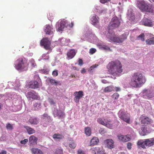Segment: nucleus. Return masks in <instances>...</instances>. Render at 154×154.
Segmentation results:
<instances>
[{
	"label": "nucleus",
	"instance_id": "1",
	"mask_svg": "<svg viewBox=\"0 0 154 154\" xmlns=\"http://www.w3.org/2000/svg\"><path fill=\"white\" fill-rule=\"evenodd\" d=\"M107 67L109 73L116 76H119L123 71L122 64L118 60L110 62Z\"/></svg>",
	"mask_w": 154,
	"mask_h": 154
},
{
	"label": "nucleus",
	"instance_id": "2",
	"mask_svg": "<svg viewBox=\"0 0 154 154\" xmlns=\"http://www.w3.org/2000/svg\"><path fill=\"white\" fill-rule=\"evenodd\" d=\"M145 82L144 78L142 74L137 72L132 75L129 84L131 87L137 88L140 87Z\"/></svg>",
	"mask_w": 154,
	"mask_h": 154
},
{
	"label": "nucleus",
	"instance_id": "3",
	"mask_svg": "<svg viewBox=\"0 0 154 154\" xmlns=\"http://www.w3.org/2000/svg\"><path fill=\"white\" fill-rule=\"evenodd\" d=\"M28 64L25 59L20 57L15 62V67L18 70L24 71L27 68Z\"/></svg>",
	"mask_w": 154,
	"mask_h": 154
},
{
	"label": "nucleus",
	"instance_id": "4",
	"mask_svg": "<svg viewBox=\"0 0 154 154\" xmlns=\"http://www.w3.org/2000/svg\"><path fill=\"white\" fill-rule=\"evenodd\" d=\"M107 37L109 38L111 41L117 43L119 44L122 43L126 39L127 36L125 34H123L120 37H117L114 32L112 33H111L110 34L108 33L106 35Z\"/></svg>",
	"mask_w": 154,
	"mask_h": 154
},
{
	"label": "nucleus",
	"instance_id": "5",
	"mask_svg": "<svg viewBox=\"0 0 154 154\" xmlns=\"http://www.w3.org/2000/svg\"><path fill=\"white\" fill-rule=\"evenodd\" d=\"M120 25V22L119 18L116 17H113L111 20L108 26V33H112L113 29L118 27Z\"/></svg>",
	"mask_w": 154,
	"mask_h": 154
},
{
	"label": "nucleus",
	"instance_id": "6",
	"mask_svg": "<svg viewBox=\"0 0 154 154\" xmlns=\"http://www.w3.org/2000/svg\"><path fill=\"white\" fill-rule=\"evenodd\" d=\"M142 93V97L144 98L150 99L154 97V91L152 90L145 89L143 90Z\"/></svg>",
	"mask_w": 154,
	"mask_h": 154
},
{
	"label": "nucleus",
	"instance_id": "7",
	"mask_svg": "<svg viewBox=\"0 0 154 154\" xmlns=\"http://www.w3.org/2000/svg\"><path fill=\"white\" fill-rule=\"evenodd\" d=\"M73 25V22H71L70 24L67 20H62L60 22V24L58 25V31H62L65 27L72 28Z\"/></svg>",
	"mask_w": 154,
	"mask_h": 154
},
{
	"label": "nucleus",
	"instance_id": "8",
	"mask_svg": "<svg viewBox=\"0 0 154 154\" xmlns=\"http://www.w3.org/2000/svg\"><path fill=\"white\" fill-rule=\"evenodd\" d=\"M119 118L121 119L126 122L128 124H129L130 122V117L128 114L125 113V111L120 110L118 113Z\"/></svg>",
	"mask_w": 154,
	"mask_h": 154
},
{
	"label": "nucleus",
	"instance_id": "9",
	"mask_svg": "<svg viewBox=\"0 0 154 154\" xmlns=\"http://www.w3.org/2000/svg\"><path fill=\"white\" fill-rule=\"evenodd\" d=\"M53 114L54 117H57L59 119L64 118L65 116V113L62 109L58 110L56 108V106L53 110Z\"/></svg>",
	"mask_w": 154,
	"mask_h": 154
},
{
	"label": "nucleus",
	"instance_id": "10",
	"mask_svg": "<svg viewBox=\"0 0 154 154\" xmlns=\"http://www.w3.org/2000/svg\"><path fill=\"white\" fill-rule=\"evenodd\" d=\"M51 44L50 41L47 38H43L40 41L41 46H43L46 50H49L50 49Z\"/></svg>",
	"mask_w": 154,
	"mask_h": 154
},
{
	"label": "nucleus",
	"instance_id": "11",
	"mask_svg": "<svg viewBox=\"0 0 154 154\" xmlns=\"http://www.w3.org/2000/svg\"><path fill=\"white\" fill-rule=\"evenodd\" d=\"M26 96L28 98H29V99L32 98L34 100H39L40 98V97L38 95V94L34 91L28 92Z\"/></svg>",
	"mask_w": 154,
	"mask_h": 154
},
{
	"label": "nucleus",
	"instance_id": "12",
	"mask_svg": "<svg viewBox=\"0 0 154 154\" xmlns=\"http://www.w3.org/2000/svg\"><path fill=\"white\" fill-rule=\"evenodd\" d=\"M74 95L75 96L74 100L77 103L79 102L80 99L84 96L83 92L82 91L75 92Z\"/></svg>",
	"mask_w": 154,
	"mask_h": 154
},
{
	"label": "nucleus",
	"instance_id": "13",
	"mask_svg": "<svg viewBox=\"0 0 154 154\" xmlns=\"http://www.w3.org/2000/svg\"><path fill=\"white\" fill-rule=\"evenodd\" d=\"M140 120L141 123L144 124L150 125L152 122L151 119L145 116H141Z\"/></svg>",
	"mask_w": 154,
	"mask_h": 154
},
{
	"label": "nucleus",
	"instance_id": "14",
	"mask_svg": "<svg viewBox=\"0 0 154 154\" xmlns=\"http://www.w3.org/2000/svg\"><path fill=\"white\" fill-rule=\"evenodd\" d=\"M114 141L112 139H107L104 141V143L106 147L109 149L114 148Z\"/></svg>",
	"mask_w": 154,
	"mask_h": 154
},
{
	"label": "nucleus",
	"instance_id": "15",
	"mask_svg": "<svg viewBox=\"0 0 154 154\" xmlns=\"http://www.w3.org/2000/svg\"><path fill=\"white\" fill-rule=\"evenodd\" d=\"M117 136L119 139L122 142H127L131 140L130 137L129 135H124L122 134H119Z\"/></svg>",
	"mask_w": 154,
	"mask_h": 154
},
{
	"label": "nucleus",
	"instance_id": "16",
	"mask_svg": "<svg viewBox=\"0 0 154 154\" xmlns=\"http://www.w3.org/2000/svg\"><path fill=\"white\" fill-rule=\"evenodd\" d=\"M29 85V88L33 89L38 88L39 87L38 82L36 81H32L30 82Z\"/></svg>",
	"mask_w": 154,
	"mask_h": 154
},
{
	"label": "nucleus",
	"instance_id": "17",
	"mask_svg": "<svg viewBox=\"0 0 154 154\" xmlns=\"http://www.w3.org/2000/svg\"><path fill=\"white\" fill-rule=\"evenodd\" d=\"M146 5L145 2L142 0L137 1V6L142 11L145 10L144 8Z\"/></svg>",
	"mask_w": 154,
	"mask_h": 154
},
{
	"label": "nucleus",
	"instance_id": "18",
	"mask_svg": "<svg viewBox=\"0 0 154 154\" xmlns=\"http://www.w3.org/2000/svg\"><path fill=\"white\" fill-rule=\"evenodd\" d=\"M53 28L52 26L49 25H46L45 29V32L48 35H51L53 34Z\"/></svg>",
	"mask_w": 154,
	"mask_h": 154
},
{
	"label": "nucleus",
	"instance_id": "19",
	"mask_svg": "<svg viewBox=\"0 0 154 154\" xmlns=\"http://www.w3.org/2000/svg\"><path fill=\"white\" fill-rule=\"evenodd\" d=\"M139 131L140 134L141 136H144L146 134L150 132V131L147 130L146 126H143L139 130Z\"/></svg>",
	"mask_w": 154,
	"mask_h": 154
},
{
	"label": "nucleus",
	"instance_id": "20",
	"mask_svg": "<svg viewBox=\"0 0 154 154\" xmlns=\"http://www.w3.org/2000/svg\"><path fill=\"white\" fill-rule=\"evenodd\" d=\"M76 52L74 49H71L69 50L67 53V56L69 59L72 58L75 55Z\"/></svg>",
	"mask_w": 154,
	"mask_h": 154
},
{
	"label": "nucleus",
	"instance_id": "21",
	"mask_svg": "<svg viewBox=\"0 0 154 154\" xmlns=\"http://www.w3.org/2000/svg\"><path fill=\"white\" fill-rule=\"evenodd\" d=\"M142 23L143 25L148 26H152V21L147 19H143L142 21Z\"/></svg>",
	"mask_w": 154,
	"mask_h": 154
},
{
	"label": "nucleus",
	"instance_id": "22",
	"mask_svg": "<svg viewBox=\"0 0 154 154\" xmlns=\"http://www.w3.org/2000/svg\"><path fill=\"white\" fill-rule=\"evenodd\" d=\"M97 121L100 124L102 125H107L110 124V122L105 119L99 118L97 119Z\"/></svg>",
	"mask_w": 154,
	"mask_h": 154
},
{
	"label": "nucleus",
	"instance_id": "23",
	"mask_svg": "<svg viewBox=\"0 0 154 154\" xmlns=\"http://www.w3.org/2000/svg\"><path fill=\"white\" fill-rule=\"evenodd\" d=\"M92 152L94 154H106L100 148L98 147L94 148Z\"/></svg>",
	"mask_w": 154,
	"mask_h": 154
},
{
	"label": "nucleus",
	"instance_id": "24",
	"mask_svg": "<svg viewBox=\"0 0 154 154\" xmlns=\"http://www.w3.org/2000/svg\"><path fill=\"white\" fill-rule=\"evenodd\" d=\"M146 144V146L149 147L154 144V138L148 139H145Z\"/></svg>",
	"mask_w": 154,
	"mask_h": 154
},
{
	"label": "nucleus",
	"instance_id": "25",
	"mask_svg": "<svg viewBox=\"0 0 154 154\" xmlns=\"http://www.w3.org/2000/svg\"><path fill=\"white\" fill-rule=\"evenodd\" d=\"M145 10L143 12L146 11L149 12L153 13L154 11V8L150 5H147L146 4L144 8Z\"/></svg>",
	"mask_w": 154,
	"mask_h": 154
},
{
	"label": "nucleus",
	"instance_id": "26",
	"mask_svg": "<svg viewBox=\"0 0 154 154\" xmlns=\"http://www.w3.org/2000/svg\"><path fill=\"white\" fill-rule=\"evenodd\" d=\"M137 145L142 148H145L146 147L145 140H139L137 143Z\"/></svg>",
	"mask_w": 154,
	"mask_h": 154
},
{
	"label": "nucleus",
	"instance_id": "27",
	"mask_svg": "<svg viewBox=\"0 0 154 154\" xmlns=\"http://www.w3.org/2000/svg\"><path fill=\"white\" fill-rule=\"evenodd\" d=\"M37 138L34 135L30 136L29 138V142L31 144L36 143Z\"/></svg>",
	"mask_w": 154,
	"mask_h": 154
},
{
	"label": "nucleus",
	"instance_id": "28",
	"mask_svg": "<svg viewBox=\"0 0 154 154\" xmlns=\"http://www.w3.org/2000/svg\"><path fill=\"white\" fill-rule=\"evenodd\" d=\"M29 121L31 124L37 125L38 122L37 119L35 117H31Z\"/></svg>",
	"mask_w": 154,
	"mask_h": 154
},
{
	"label": "nucleus",
	"instance_id": "29",
	"mask_svg": "<svg viewBox=\"0 0 154 154\" xmlns=\"http://www.w3.org/2000/svg\"><path fill=\"white\" fill-rule=\"evenodd\" d=\"M97 18H98L97 16L96 15L94 14L91 18L92 23L93 25H95L98 22V21Z\"/></svg>",
	"mask_w": 154,
	"mask_h": 154
},
{
	"label": "nucleus",
	"instance_id": "30",
	"mask_svg": "<svg viewBox=\"0 0 154 154\" xmlns=\"http://www.w3.org/2000/svg\"><path fill=\"white\" fill-rule=\"evenodd\" d=\"M128 18L131 21H133L135 18L134 14L131 11L129 12V11L127 13Z\"/></svg>",
	"mask_w": 154,
	"mask_h": 154
},
{
	"label": "nucleus",
	"instance_id": "31",
	"mask_svg": "<svg viewBox=\"0 0 154 154\" xmlns=\"http://www.w3.org/2000/svg\"><path fill=\"white\" fill-rule=\"evenodd\" d=\"M41 103H35L33 105V109L35 111L38 110L41 108Z\"/></svg>",
	"mask_w": 154,
	"mask_h": 154
},
{
	"label": "nucleus",
	"instance_id": "32",
	"mask_svg": "<svg viewBox=\"0 0 154 154\" xmlns=\"http://www.w3.org/2000/svg\"><path fill=\"white\" fill-rule=\"evenodd\" d=\"M47 81L48 82L50 83L51 84L54 85H57L59 83V82L58 81H56L54 79L48 78L47 79Z\"/></svg>",
	"mask_w": 154,
	"mask_h": 154
},
{
	"label": "nucleus",
	"instance_id": "33",
	"mask_svg": "<svg viewBox=\"0 0 154 154\" xmlns=\"http://www.w3.org/2000/svg\"><path fill=\"white\" fill-rule=\"evenodd\" d=\"M99 142V140L97 137H94L90 141V145L93 146Z\"/></svg>",
	"mask_w": 154,
	"mask_h": 154
},
{
	"label": "nucleus",
	"instance_id": "34",
	"mask_svg": "<svg viewBox=\"0 0 154 154\" xmlns=\"http://www.w3.org/2000/svg\"><path fill=\"white\" fill-rule=\"evenodd\" d=\"M31 150L32 154H43L42 151L37 148H32Z\"/></svg>",
	"mask_w": 154,
	"mask_h": 154
},
{
	"label": "nucleus",
	"instance_id": "35",
	"mask_svg": "<svg viewBox=\"0 0 154 154\" xmlns=\"http://www.w3.org/2000/svg\"><path fill=\"white\" fill-rule=\"evenodd\" d=\"M146 42L147 45H154V37L146 40Z\"/></svg>",
	"mask_w": 154,
	"mask_h": 154
},
{
	"label": "nucleus",
	"instance_id": "36",
	"mask_svg": "<svg viewBox=\"0 0 154 154\" xmlns=\"http://www.w3.org/2000/svg\"><path fill=\"white\" fill-rule=\"evenodd\" d=\"M114 87L113 86H109L105 88L104 91L105 92H108L114 91Z\"/></svg>",
	"mask_w": 154,
	"mask_h": 154
},
{
	"label": "nucleus",
	"instance_id": "37",
	"mask_svg": "<svg viewBox=\"0 0 154 154\" xmlns=\"http://www.w3.org/2000/svg\"><path fill=\"white\" fill-rule=\"evenodd\" d=\"M26 129V130L29 134H31L34 133L35 132V130L29 127L26 126L25 127Z\"/></svg>",
	"mask_w": 154,
	"mask_h": 154
},
{
	"label": "nucleus",
	"instance_id": "38",
	"mask_svg": "<svg viewBox=\"0 0 154 154\" xmlns=\"http://www.w3.org/2000/svg\"><path fill=\"white\" fill-rule=\"evenodd\" d=\"M85 133L88 136H90L91 134V129L88 127H86L85 129Z\"/></svg>",
	"mask_w": 154,
	"mask_h": 154
},
{
	"label": "nucleus",
	"instance_id": "39",
	"mask_svg": "<svg viewBox=\"0 0 154 154\" xmlns=\"http://www.w3.org/2000/svg\"><path fill=\"white\" fill-rule=\"evenodd\" d=\"M100 48L102 50H104L106 51H112L109 47L106 45H100Z\"/></svg>",
	"mask_w": 154,
	"mask_h": 154
},
{
	"label": "nucleus",
	"instance_id": "40",
	"mask_svg": "<svg viewBox=\"0 0 154 154\" xmlns=\"http://www.w3.org/2000/svg\"><path fill=\"white\" fill-rule=\"evenodd\" d=\"M119 97V94L118 93H115L111 96L112 98L114 100H117Z\"/></svg>",
	"mask_w": 154,
	"mask_h": 154
},
{
	"label": "nucleus",
	"instance_id": "41",
	"mask_svg": "<svg viewBox=\"0 0 154 154\" xmlns=\"http://www.w3.org/2000/svg\"><path fill=\"white\" fill-rule=\"evenodd\" d=\"M145 35L144 33H141L137 37V38L138 40H141L142 42H144Z\"/></svg>",
	"mask_w": 154,
	"mask_h": 154
},
{
	"label": "nucleus",
	"instance_id": "42",
	"mask_svg": "<svg viewBox=\"0 0 154 154\" xmlns=\"http://www.w3.org/2000/svg\"><path fill=\"white\" fill-rule=\"evenodd\" d=\"M53 138L55 139H60L62 137V136L58 134H54L53 136Z\"/></svg>",
	"mask_w": 154,
	"mask_h": 154
},
{
	"label": "nucleus",
	"instance_id": "43",
	"mask_svg": "<svg viewBox=\"0 0 154 154\" xmlns=\"http://www.w3.org/2000/svg\"><path fill=\"white\" fill-rule=\"evenodd\" d=\"M98 65L96 64H95L94 65H93L91 66L89 69L88 70V71L90 73L92 72L93 71L92 70L94 69V68L96 67Z\"/></svg>",
	"mask_w": 154,
	"mask_h": 154
},
{
	"label": "nucleus",
	"instance_id": "44",
	"mask_svg": "<svg viewBox=\"0 0 154 154\" xmlns=\"http://www.w3.org/2000/svg\"><path fill=\"white\" fill-rule=\"evenodd\" d=\"M48 101L50 104L54 105L55 106H56V105H55V101L52 98H49L48 99Z\"/></svg>",
	"mask_w": 154,
	"mask_h": 154
},
{
	"label": "nucleus",
	"instance_id": "45",
	"mask_svg": "<svg viewBox=\"0 0 154 154\" xmlns=\"http://www.w3.org/2000/svg\"><path fill=\"white\" fill-rule=\"evenodd\" d=\"M48 52L47 54H44L42 55V58L44 60H48L49 58V57L48 55Z\"/></svg>",
	"mask_w": 154,
	"mask_h": 154
},
{
	"label": "nucleus",
	"instance_id": "46",
	"mask_svg": "<svg viewBox=\"0 0 154 154\" xmlns=\"http://www.w3.org/2000/svg\"><path fill=\"white\" fill-rule=\"evenodd\" d=\"M63 152L61 149H56L54 154H62Z\"/></svg>",
	"mask_w": 154,
	"mask_h": 154
},
{
	"label": "nucleus",
	"instance_id": "47",
	"mask_svg": "<svg viewBox=\"0 0 154 154\" xmlns=\"http://www.w3.org/2000/svg\"><path fill=\"white\" fill-rule=\"evenodd\" d=\"M76 145V144L73 142H71L69 143V146L71 148H74Z\"/></svg>",
	"mask_w": 154,
	"mask_h": 154
},
{
	"label": "nucleus",
	"instance_id": "48",
	"mask_svg": "<svg viewBox=\"0 0 154 154\" xmlns=\"http://www.w3.org/2000/svg\"><path fill=\"white\" fill-rule=\"evenodd\" d=\"M30 64L32 67H33L35 66L36 64L33 59H32L30 60Z\"/></svg>",
	"mask_w": 154,
	"mask_h": 154
},
{
	"label": "nucleus",
	"instance_id": "49",
	"mask_svg": "<svg viewBox=\"0 0 154 154\" xmlns=\"http://www.w3.org/2000/svg\"><path fill=\"white\" fill-rule=\"evenodd\" d=\"M96 50L94 48H91L90 49L89 53L91 54H93L96 52Z\"/></svg>",
	"mask_w": 154,
	"mask_h": 154
},
{
	"label": "nucleus",
	"instance_id": "50",
	"mask_svg": "<svg viewBox=\"0 0 154 154\" xmlns=\"http://www.w3.org/2000/svg\"><path fill=\"white\" fill-rule=\"evenodd\" d=\"M99 132L100 134H103L106 132V131L104 128H101L100 129Z\"/></svg>",
	"mask_w": 154,
	"mask_h": 154
},
{
	"label": "nucleus",
	"instance_id": "51",
	"mask_svg": "<svg viewBox=\"0 0 154 154\" xmlns=\"http://www.w3.org/2000/svg\"><path fill=\"white\" fill-rule=\"evenodd\" d=\"M52 75L54 76H56L58 75V71L57 70H54L52 73Z\"/></svg>",
	"mask_w": 154,
	"mask_h": 154
},
{
	"label": "nucleus",
	"instance_id": "52",
	"mask_svg": "<svg viewBox=\"0 0 154 154\" xmlns=\"http://www.w3.org/2000/svg\"><path fill=\"white\" fill-rule=\"evenodd\" d=\"M78 154H86L82 150L79 149L78 151Z\"/></svg>",
	"mask_w": 154,
	"mask_h": 154
},
{
	"label": "nucleus",
	"instance_id": "53",
	"mask_svg": "<svg viewBox=\"0 0 154 154\" xmlns=\"http://www.w3.org/2000/svg\"><path fill=\"white\" fill-rule=\"evenodd\" d=\"M28 141V140L27 139H25L21 141L20 143L22 144H25Z\"/></svg>",
	"mask_w": 154,
	"mask_h": 154
},
{
	"label": "nucleus",
	"instance_id": "54",
	"mask_svg": "<svg viewBox=\"0 0 154 154\" xmlns=\"http://www.w3.org/2000/svg\"><path fill=\"white\" fill-rule=\"evenodd\" d=\"M127 148L129 149H131V146H132V144L130 143H128L127 144Z\"/></svg>",
	"mask_w": 154,
	"mask_h": 154
},
{
	"label": "nucleus",
	"instance_id": "55",
	"mask_svg": "<svg viewBox=\"0 0 154 154\" xmlns=\"http://www.w3.org/2000/svg\"><path fill=\"white\" fill-rule=\"evenodd\" d=\"M43 116L45 118H47L48 119H50V117L48 116V115L47 113H44L43 115Z\"/></svg>",
	"mask_w": 154,
	"mask_h": 154
},
{
	"label": "nucleus",
	"instance_id": "56",
	"mask_svg": "<svg viewBox=\"0 0 154 154\" xmlns=\"http://www.w3.org/2000/svg\"><path fill=\"white\" fill-rule=\"evenodd\" d=\"M78 64L80 66H82L83 63V61L82 59H79L78 60Z\"/></svg>",
	"mask_w": 154,
	"mask_h": 154
},
{
	"label": "nucleus",
	"instance_id": "57",
	"mask_svg": "<svg viewBox=\"0 0 154 154\" xmlns=\"http://www.w3.org/2000/svg\"><path fill=\"white\" fill-rule=\"evenodd\" d=\"M6 127L7 130H11L13 129L12 126H6Z\"/></svg>",
	"mask_w": 154,
	"mask_h": 154
},
{
	"label": "nucleus",
	"instance_id": "58",
	"mask_svg": "<svg viewBox=\"0 0 154 154\" xmlns=\"http://www.w3.org/2000/svg\"><path fill=\"white\" fill-rule=\"evenodd\" d=\"M110 1V0H100V2L103 4L105 3Z\"/></svg>",
	"mask_w": 154,
	"mask_h": 154
},
{
	"label": "nucleus",
	"instance_id": "59",
	"mask_svg": "<svg viewBox=\"0 0 154 154\" xmlns=\"http://www.w3.org/2000/svg\"><path fill=\"white\" fill-rule=\"evenodd\" d=\"M86 70L84 68H82V69L81 70V72L83 74L85 73L86 72Z\"/></svg>",
	"mask_w": 154,
	"mask_h": 154
},
{
	"label": "nucleus",
	"instance_id": "60",
	"mask_svg": "<svg viewBox=\"0 0 154 154\" xmlns=\"http://www.w3.org/2000/svg\"><path fill=\"white\" fill-rule=\"evenodd\" d=\"M115 90L116 91H120L121 90V89L119 87H116L114 88Z\"/></svg>",
	"mask_w": 154,
	"mask_h": 154
},
{
	"label": "nucleus",
	"instance_id": "61",
	"mask_svg": "<svg viewBox=\"0 0 154 154\" xmlns=\"http://www.w3.org/2000/svg\"><path fill=\"white\" fill-rule=\"evenodd\" d=\"M0 154H6V152L5 151L2 150L0 152Z\"/></svg>",
	"mask_w": 154,
	"mask_h": 154
},
{
	"label": "nucleus",
	"instance_id": "62",
	"mask_svg": "<svg viewBox=\"0 0 154 154\" xmlns=\"http://www.w3.org/2000/svg\"><path fill=\"white\" fill-rule=\"evenodd\" d=\"M102 82L103 83H108V82H107V81L105 80H102Z\"/></svg>",
	"mask_w": 154,
	"mask_h": 154
},
{
	"label": "nucleus",
	"instance_id": "63",
	"mask_svg": "<svg viewBox=\"0 0 154 154\" xmlns=\"http://www.w3.org/2000/svg\"><path fill=\"white\" fill-rule=\"evenodd\" d=\"M113 126H108L107 127L109 129H112L114 128Z\"/></svg>",
	"mask_w": 154,
	"mask_h": 154
},
{
	"label": "nucleus",
	"instance_id": "64",
	"mask_svg": "<svg viewBox=\"0 0 154 154\" xmlns=\"http://www.w3.org/2000/svg\"><path fill=\"white\" fill-rule=\"evenodd\" d=\"M70 76L72 78H73V77H76V76L75 75H74L71 74Z\"/></svg>",
	"mask_w": 154,
	"mask_h": 154
}]
</instances>
